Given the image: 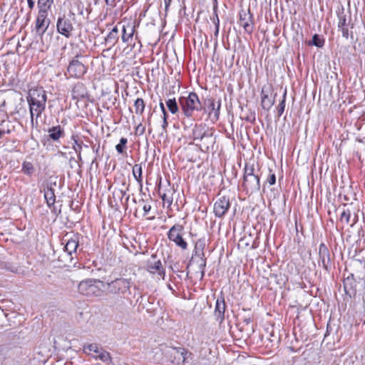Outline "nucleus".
<instances>
[{"mask_svg":"<svg viewBox=\"0 0 365 365\" xmlns=\"http://www.w3.org/2000/svg\"><path fill=\"white\" fill-rule=\"evenodd\" d=\"M29 106V113L31 117V123L34 125V119L37 125V119L41 116L46 108L47 96L46 91L42 87H36L29 91L26 97Z\"/></svg>","mask_w":365,"mask_h":365,"instance_id":"f257e3e1","label":"nucleus"},{"mask_svg":"<svg viewBox=\"0 0 365 365\" xmlns=\"http://www.w3.org/2000/svg\"><path fill=\"white\" fill-rule=\"evenodd\" d=\"M259 170L254 164L247 163L244 169L242 186L247 192L253 193L260 188Z\"/></svg>","mask_w":365,"mask_h":365,"instance_id":"f03ea898","label":"nucleus"},{"mask_svg":"<svg viewBox=\"0 0 365 365\" xmlns=\"http://www.w3.org/2000/svg\"><path fill=\"white\" fill-rule=\"evenodd\" d=\"M178 102L182 113L187 118H192L195 111L202 109V104L197 93L190 92L187 96H181Z\"/></svg>","mask_w":365,"mask_h":365,"instance_id":"7ed1b4c3","label":"nucleus"},{"mask_svg":"<svg viewBox=\"0 0 365 365\" xmlns=\"http://www.w3.org/2000/svg\"><path fill=\"white\" fill-rule=\"evenodd\" d=\"M160 351L173 364H179L180 360L183 364L189 362V359H192V353L183 347H171L164 346L160 348Z\"/></svg>","mask_w":365,"mask_h":365,"instance_id":"20e7f679","label":"nucleus"},{"mask_svg":"<svg viewBox=\"0 0 365 365\" xmlns=\"http://www.w3.org/2000/svg\"><path fill=\"white\" fill-rule=\"evenodd\" d=\"M103 288H105L103 282L91 279L81 281L78 286L79 293L88 297L102 296Z\"/></svg>","mask_w":365,"mask_h":365,"instance_id":"39448f33","label":"nucleus"},{"mask_svg":"<svg viewBox=\"0 0 365 365\" xmlns=\"http://www.w3.org/2000/svg\"><path fill=\"white\" fill-rule=\"evenodd\" d=\"M66 238L64 240L66 242L64 246L65 254L63 256L65 262L68 261L70 263L73 262V260L76 258L77 249L79 246V240L81 235L78 233L72 234L71 235H66Z\"/></svg>","mask_w":365,"mask_h":365,"instance_id":"423d86ee","label":"nucleus"},{"mask_svg":"<svg viewBox=\"0 0 365 365\" xmlns=\"http://www.w3.org/2000/svg\"><path fill=\"white\" fill-rule=\"evenodd\" d=\"M183 230L184 227L182 225L175 224L170 227L167 235L170 241L174 242L177 247L182 250H185L188 245L182 237Z\"/></svg>","mask_w":365,"mask_h":365,"instance_id":"0eeeda50","label":"nucleus"},{"mask_svg":"<svg viewBox=\"0 0 365 365\" xmlns=\"http://www.w3.org/2000/svg\"><path fill=\"white\" fill-rule=\"evenodd\" d=\"M107 289L113 294H124L130 290L131 281L125 278H117L106 283Z\"/></svg>","mask_w":365,"mask_h":365,"instance_id":"6e6552de","label":"nucleus"},{"mask_svg":"<svg viewBox=\"0 0 365 365\" xmlns=\"http://www.w3.org/2000/svg\"><path fill=\"white\" fill-rule=\"evenodd\" d=\"M206 245V241L205 238H200L195 242V248L193 250L192 257L197 259L199 263V269L201 273V278L205 275V268L206 266V258L205 257L204 250Z\"/></svg>","mask_w":365,"mask_h":365,"instance_id":"1a4fd4ad","label":"nucleus"},{"mask_svg":"<svg viewBox=\"0 0 365 365\" xmlns=\"http://www.w3.org/2000/svg\"><path fill=\"white\" fill-rule=\"evenodd\" d=\"M358 209L353 207V204H344L339 217V221L346 225L354 226L358 222Z\"/></svg>","mask_w":365,"mask_h":365,"instance_id":"9d476101","label":"nucleus"},{"mask_svg":"<svg viewBox=\"0 0 365 365\" xmlns=\"http://www.w3.org/2000/svg\"><path fill=\"white\" fill-rule=\"evenodd\" d=\"M51 21L48 18V13L38 12L34 31L41 38V42L44 43L43 36L47 31Z\"/></svg>","mask_w":365,"mask_h":365,"instance_id":"9b49d317","label":"nucleus"},{"mask_svg":"<svg viewBox=\"0 0 365 365\" xmlns=\"http://www.w3.org/2000/svg\"><path fill=\"white\" fill-rule=\"evenodd\" d=\"M121 186L122 187H115L113 191V198L115 202L114 206L118 208L120 205H122L126 209L130 196L127 195L125 197V196L129 190V185H126L125 182H123Z\"/></svg>","mask_w":365,"mask_h":365,"instance_id":"f8f14e48","label":"nucleus"},{"mask_svg":"<svg viewBox=\"0 0 365 365\" xmlns=\"http://www.w3.org/2000/svg\"><path fill=\"white\" fill-rule=\"evenodd\" d=\"M146 270L152 274H157L158 278L165 279V272L160 259H157L155 255H152L150 258L146 261Z\"/></svg>","mask_w":365,"mask_h":365,"instance_id":"ddd939ff","label":"nucleus"},{"mask_svg":"<svg viewBox=\"0 0 365 365\" xmlns=\"http://www.w3.org/2000/svg\"><path fill=\"white\" fill-rule=\"evenodd\" d=\"M87 71V67L84 63L78 59V56H76L70 63L67 68V72L70 77L73 78H81Z\"/></svg>","mask_w":365,"mask_h":365,"instance_id":"4468645a","label":"nucleus"},{"mask_svg":"<svg viewBox=\"0 0 365 365\" xmlns=\"http://www.w3.org/2000/svg\"><path fill=\"white\" fill-rule=\"evenodd\" d=\"M57 31L66 38H69L73 31V26L71 19L65 15L59 16L56 23Z\"/></svg>","mask_w":365,"mask_h":365,"instance_id":"2eb2a0df","label":"nucleus"},{"mask_svg":"<svg viewBox=\"0 0 365 365\" xmlns=\"http://www.w3.org/2000/svg\"><path fill=\"white\" fill-rule=\"evenodd\" d=\"M230 207V199L225 196L218 198L214 204L213 212L215 217L221 218Z\"/></svg>","mask_w":365,"mask_h":365,"instance_id":"dca6fc26","label":"nucleus"},{"mask_svg":"<svg viewBox=\"0 0 365 365\" xmlns=\"http://www.w3.org/2000/svg\"><path fill=\"white\" fill-rule=\"evenodd\" d=\"M319 264L324 269L329 271L331 267L330 253L328 247L324 243H321L319 247Z\"/></svg>","mask_w":365,"mask_h":365,"instance_id":"f3484780","label":"nucleus"},{"mask_svg":"<svg viewBox=\"0 0 365 365\" xmlns=\"http://www.w3.org/2000/svg\"><path fill=\"white\" fill-rule=\"evenodd\" d=\"M84 351H93L96 354L94 356L96 359H98L103 362H107L110 361V354L103 350L102 348L99 347L96 344H90L86 346H84Z\"/></svg>","mask_w":365,"mask_h":365,"instance_id":"a211bd4d","label":"nucleus"},{"mask_svg":"<svg viewBox=\"0 0 365 365\" xmlns=\"http://www.w3.org/2000/svg\"><path fill=\"white\" fill-rule=\"evenodd\" d=\"M276 93L273 94L267 88H262L261 91V106L263 109L269 110L274 103Z\"/></svg>","mask_w":365,"mask_h":365,"instance_id":"6ab92c4d","label":"nucleus"},{"mask_svg":"<svg viewBox=\"0 0 365 365\" xmlns=\"http://www.w3.org/2000/svg\"><path fill=\"white\" fill-rule=\"evenodd\" d=\"M56 185V182H48L43 189L44 198L47 205L51 207L56 202V195L54 187Z\"/></svg>","mask_w":365,"mask_h":365,"instance_id":"aec40b11","label":"nucleus"},{"mask_svg":"<svg viewBox=\"0 0 365 365\" xmlns=\"http://www.w3.org/2000/svg\"><path fill=\"white\" fill-rule=\"evenodd\" d=\"M192 136L195 140L202 141L205 138H211L212 133H210L205 125H195L192 130Z\"/></svg>","mask_w":365,"mask_h":365,"instance_id":"412c9836","label":"nucleus"},{"mask_svg":"<svg viewBox=\"0 0 365 365\" xmlns=\"http://www.w3.org/2000/svg\"><path fill=\"white\" fill-rule=\"evenodd\" d=\"M225 307L226 305L224 297L222 296L218 297L215 303V317L216 320L218 321L220 323H222V321L224 320Z\"/></svg>","mask_w":365,"mask_h":365,"instance_id":"4be33fe9","label":"nucleus"},{"mask_svg":"<svg viewBox=\"0 0 365 365\" xmlns=\"http://www.w3.org/2000/svg\"><path fill=\"white\" fill-rule=\"evenodd\" d=\"M135 31V26L130 23L123 25L122 28L121 39L123 42L130 44Z\"/></svg>","mask_w":365,"mask_h":365,"instance_id":"5701e85b","label":"nucleus"},{"mask_svg":"<svg viewBox=\"0 0 365 365\" xmlns=\"http://www.w3.org/2000/svg\"><path fill=\"white\" fill-rule=\"evenodd\" d=\"M220 106V101L218 102V104L216 106L213 99H208L207 111L211 120L213 122H215L219 119Z\"/></svg>","mask_w":365,"mask_h":365,"instance_id":"b1692460","label":"nucleus"},{"mask_svg":"<svg viewBox=\"0 0 365 365\" xmlns=\"http://www.w3.org/2000/svg\"><path fill=\"white\" fill-rule=\"evenodd\" d=\"M239 24L243 27L245 31L247 34H251L253 31V23L250 14L245 13L243 15H240Z\"/></svg>","mask_w":365,"mask_h":365,"instance_id":"393cba45","label":"nucleus"},{"mask_svg":"<svg viewBox=\"0 0 365 365\" xmlns=\"http://www.w3.org/2000/svg\"><path fill=\"white\" fill-rule=\"evenodd\" d=\"M118 26H115L108 34L105 37V45L109 48L113 47L118 41Z\"/></svg>","mask_w":365,"mask_h":365,"instance_id":"a878e982","label":"nucleus"},{"mask_svg":"<svg viewBox=\"0 0 365 365\" xmlns=\"http://www.w3.org/2000/svg\"><path fill=\"white\" fill-rule=\"evenodd\" d=\"M49 138L54 142H57L59 139L65 135L64 129L61 125L53 126L48 130Z\"/></svg>","mask_w":365,"mask_h":365,"instance_id":"bb28decb","label":"nucleus"},{"mask_svg":"<svg viewBox=\"0 0 365 365\" xmlns=\"http://www.w3.org/2000/svg\"><path fill=\"white\" fill-rule=\"evenodd\" d=\"M132 173L135 178V180L137 181L138 184L142 188L143 187V168L141 164H135L133 166L132 169Z\"/></svg>","mask_w":365,"mask_h":365,"instance_id":"cd10ccee","label":"nucleus"},{"mask_svg":"<svg viewBox=\"0 0 365 365\" xmlns=\"http://www.w3.org/2000/svg\"><path fill=\"white\" fill-rule=\"evenodd\" d=\"M86 94L84 85L81 83H76L72 88V96L75 99L83 98Z\"/></svg>","mask_w":365,"mask_h":365,"instance_id":"c85d7f7f","label":"nucleus"},{"mask_svg":"<svg viewBox=\"0 0 365 365\" xmlns=\"http://www.w3.org/2000/svg\"><path fill=\"white\" fill-rule=\"evenodd\" d=\"M53 4V0H38L37 1V7L38 12L42 13H48L51 9L52 4Z\"/></svg>","mask_w":365,"mask_h":365,"instance_id":"c756f323","label":"nucleus"},{"mask_svg":"<svg viewBox=\"0 0 365 365\" xmlns=\"http://www.w3.org/2000/svg\"><path fill=\"white\" fill-rule=\"evenodd\" d=\"M174 190L171 188L168 189L165 192L160 195V197L162 198V200L164 203V205H167L168 207H170L173 200V195Z\"/></svg>","mask_w":365,"mask_h":365,"instance_id":"7c9ffc66","label":"nucleus"},{"mask_svg":"<svg viewBox=\"0 0 365 365\" xmlns=\"http://www.w3.org/2000/svg\"><path fill=\"white\" fill-rule=\"evenodd\" d=\"M145 102L143 98H138L135 101V112L137 115H142L145 110Z\"/></svg>","mask_w":365,"mask_h":365,"instance_id":"2f4dec72","label":"nucleus"},{"mask_svg":"<svg viewBox=\"0 0 365 365\" xmlns=\"http://www.w3.org/2000/svg\"><path fill=\"white\" fill-rule=\"evenodd\" d=\"M166 106L169 110V111L172 114H175L178 112L179 108L178 103L176 102L175 98L169 99L166 101Z\"/></svg>","mask_w":365,"mask_h":365,"instance_id":"473e14b6","label":"nucleus"},{"mask_svg":"<svg viewBox=\"0 0 365 365\" xmlns=\"http://www.w3.org/2000/svg\"><path fill=\"white\" fill-rule=\"evenodd\" d=\"M21 170L25 175L31 176L34 173L35 169L31 163L24 161L22 163Z\"/></svg>","mask_w":365,"mask_h":365,"instance_id":"72a5a7b5","label":"nucleus"},{"mask_svg":"<svg viewBox=\"0 0 365 365\" xmlns=\"http://www.w3.org/2000/svg\"><path fill=\"white\" fill-rule=\"evenodd\" d=\"M72 139L73 140V149L75 150L76 153H77L78 155V158L79 160H81V150H82V143H78L77 139H76V137L73 135L72 136Z\"/></svg>","mask_w":365,"mask_h":365,"instance_id":"f704fd0d","label":"nucleus"},{"mask_svg":"<svg viewBox=\"0 0 365 365\" xmlns=\"http://www.w3.org/2000/svg\"><path fill=\"white\" fill-rule=\"evenodd\" d=\"M128 139L126 138H121L118 144L115 145V150L118 153H123L126 148Z\"/></svg>","mask_w":365,"mask_h":365,"instance_id":"c9c22d12","label":"nucleus"},{"mask_svg":"<svg viewBox=\"0 0 365 365\" xmlns=\"http://www.w3.org/2000/svg\"><path fill=\"white\" fill-rule=\"evenodd\" d=\"M1 268L4 269L6 270H8L9 272L16 273L18 272V267H16L14 264H13L11 262H4L1 264Z\"/></svg>","mask_w":365,"mask_h":365,"instance_id":"e433bc0d","label":"nucleus"},{"mask_svg":"<svg viewBox=\"0 0 365 365\" xmlns=\"http://www.w3.org/2000/svg\"><path fill=\"white\" fill-rule=\"evenodd\" d=\"M242 118L247 122L254 123L255 121V113L254 111L249 110L246 115Z\"/></svg>","mask_w":365,"mask_h":365,"instance_id":"4c0bfd02","label":"nucleus"},{"mask_svg":"<svg viewBox=\"0 0 365 365\" xmlns=\"http://www.w3.org/2000/svg\"><path fill=\"white\" fill-rule=\"evenodd\" d=\"M313 45L321 48L324 46V41L321 39L317 34H314L312 37Z\"/></svg>","mask_w":365,"mask_h":365,"instance_id":"58836bf2","label":"nucleus"},{"mask_svg":"<svg viewBox=\"0 0 365 365\" xmlns=\"http://www.w3.org/2000/svg\"><path fill=\"white\" fill-rule=\"evenodd\" d=\"M285 98H286V93H284L283 99L282 100V101L280 102V103L279 104V106L277 107V114L279 116H281L284 111Z\"/></svg>","mask_w":365,"mask_h":365,"instance_id":"ea45409f","label":"nucleus"},{"mask_svg":"<svg viewBox=\"0 0 365 365\" xmlns=\"http://www.w3.org/2000/svg\"><path fill=\"white\" fill-rule=\"evenodd\" d=\"M346 20L345 16H342V15L339 16V22H338L339 29L345 27L346 24Z\"/></svg>","mask_w":365,"mask_h":365,"instance_id":"a19ab883","label":"nucleus"},{"mask_svg":"<svg viewBox=\"0 0 365 365\" xmlns=\"http://www.w3.org/2000/svg\"><path fill=\"white\" fill-rule=\"evenodd\" d=\"M267 182L270 185H272L276 182V176L274 173H270L269 177L267 178Z\"/></svg>","mask_w":365,"mask_h":365,"instance_id":"79ce46f5","label":"nucleus"},{"mask_svg":"<svg viewBox=\"0 0 365 365\" xmlns=\"http://www.w3.org/2000/svg\"><path fill=\"white\" fill-rule=\"evenodd\" d=\"M215 16L217 17V21H215V36H217L218 33H219V28H220V20H219L217 14H215Z\"/></svg>","mask_w":365,"mask_h":365,"instance_id":"37998d69","label":"nucleus"},{"mask_svg":"<svg viewBox=\"0 0 365 365\" xmlns=\"http://www.w3.org/2000/svg\"><path fill=\"white\" fill-rule=\"evenodd\" d=\"M167 118L168 117H163L162 128H163V132H166L167 128L168 126V120H167Z\"/></svg>","mask_w":365,"mask_h":365,"instance_id":"c03bdc74","label":"nucleus"},{"mask_svg":"<svg viewBox=\"0 0 365 365\" xmlns=\"http://www.w3.org/2000/svg\"><path fill=\"white\" fill-rule=\"evenodd\" d=\"M159 106H160V110L163 113V117H168V114H167L164 103L162 101H160L159 103Z\"/></svg>","mask_w":365,"mask_h":365,"instance_id":"a18cd8bd","label":"nucleus"},{"mask_svg":"<svg viewBox=\"0 0 365 365\" xmlns=\"http://www.w3.org/2000/svg\"><path fill=\"white\" fill-rule=\"evenodd\" d=\"M342 33V36L345 38H348V36H349V32H348V29L346 28V27H343V28H340L339 29Z\"/></svg>","mask_w":365,"mask_h":365,"instance_id":"49530a36","label":"nucleus"},{"mask_svg":"<svg viewBox=\"0 0 365 365\" xmlns=\"http://www.w3.org/2000/svg\"><path fill=\"white\" fill-rule=\"evenodd\" d=\"M151 209V206L150 205H144L143 207V210L144 211V215H147Z\"/></svg>","mask_w":365,"mask_h":365,"instance_id":"de8ad7c7","label":"nucleus"},{"mask_svg":"<svg viewBox=\"0 0 365 365\" xmlns=\"http://www.w3.org/2000/svg\"><path fill=\"white\" fill-rule=\"evenodd\" d=\"M26 1H27V4H28V6H29V9L32 10L34 8L35 1L34 0H26Z\"/></svg>","mask_w":365,"mask_h":365,"instance_id":"09e8293b","label":"nucleus"},{"mask_svg":"<svg viewBox=\"0 0 365 365\" xmlns=\"http://www.w3.org/2000/svg\"><path fill=\"white\" fill-rule=\"evenodd\" d=\"M349 278H346L345 280H344V289L346 290V292H348L347 291V289H348V285H349Z\"/></svg>","mask_w":365,"mask_h":365,"instance_id":"8fccbe9b","label":"nucleus"},{"mask_svg":"<svg viewBox=\"0 0 365 365\" xmlns=\"http://www.w3.org/2000/svg\"><path fill=\"white\" fill-rule=\"evenodd\" d=\"M115 0H106V4L110 6H113Z\"/></svg>","mask_w":365,"mask_h":365,"instance_id":"3c124183","label":"nucleus"},{"mask_svg":"<svg viewBox=\"0 0 365 365\" xmlns=\"http://www.w3.org/2000/svg\"><path fill=\"white\" fill-rule=\"evenodd\" d=\"M171 1L172 0H164L165 5V9H167L168 8V6H170Z\"/></svg>","mask_w":365,"mask_h":365,"instance_id":"603ef678","label":"nucleus"},{"mask_svg":"<svg viewBox=\"0 0 365 365\" xmlns=\"http://www.w3.org/2000/svg\"><path fill=\"white\" fill-rule=\"evenodd\" d=\"M216 11H215L214 16H213V22L217 21V17L215 16Z\"/></svg>","mask_w":365,"mask_h":365,"instance_id":"864d4df0","label":"nucleus"},{"mask_svg":"<svg viewBox=\"0 0 365 365\" xmlns=\"http://www.w3.org/2000/svg\"><path fill=\"white\" fill-rule=\"evenodd\" d=\"M4 133V130H1L0 129V138L2 137V135Z\"/></svg>","mask_w":365,"mask_h":365,"instance_id":"5fc2aeb1","label":"nucleus"},{"mask_svg":"<svg viewBox=\"0 0 365 365\" xmlns=\"http://www.w3.org/2000/svg\"><path fill=\"white\" fill-rule=\"evenodd\" d=\"M141 127V125H139L137 128H136V130H141V128H140Z\"/></svg>","mask_w":365,"mask_h":365,"instance_id":"6e6d98bb","label":"nucleus"},{"mask_svg":"<svg viewBox=\"0 0 365 365\" xmlns=\"http://www.w3.org/2000/svg\"><path fill=\"white\" fill-rule=\"evenodd\" d=\"M141 127V125H139L137 128H136V130H141V128H140Z\"/></svg>","mask_w":365,"mask_h":365,"instance_id":"4d7b16f0","label":"nucleus"},{"mask_svg":"<svg viewBox=\"0 0 365 365\" xmlns=\"http://www.w3.org/2000/svg\"><path fill=\"white\" fill-rule=\"evenodd\" d=\"M144 130H145V128L143 127H142V129L140 130V133H143L144 132Z\"/></svg>","mask_w":365,"mask_h":365,"instance_id":"13d9d810","label":"nucleus"}]
</instances>
